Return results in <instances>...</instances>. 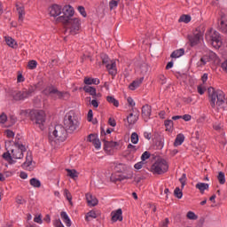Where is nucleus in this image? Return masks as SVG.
<instances>
[{
  "label": "nucleus",
  "mask_w": 227,
  "mask_h": 227,
  "mask_svg": "<svg viewBox=\"0 0 227 227\" xmlns=\"http://www.w3.org/2000/svg\"><path fill=\"white\" fill-rule=\"evenodd\" d=\"M74 7L65 5L63 15L58 18L59 22H62L69 27L71 35H77V32L81 29V19L74 17Z\"/></svg>",
  "instance_id": "1"
},
{
  "label": "nucleus",
  "mask_w": 227,
  "mask_h": 227,
  "mask_svg": "<svg viewBox=\"0 0 227 227\" xmlns=\"http://www.w3.org/2000/svg\"><path fill=\"white\" fill-rule=\"evenodd\" d=\"M5 148L7 152L3 154V159L9 164H15L17 160L24 159V153L26 152L24 145L14 143L13 141H6Z\"/></svg>",
  "instance_id": "2"
},
{
  "label": "nucleus",
  "mask_w": 227,
  "mask_h": 227,
  "mask_svg": "<svg viewBox=\"0 0 227 227\" xmlns=\"http://www.w3.org/2000/svg\"><path fill=\"white\" fill-rule=\"evenodd\" d=\"M208 100L211 107L215 109L221 107L226 100V94L221 90H215L214 87L207 89Z\"/></svg>",
  "instance_id": "3"
},
{
  "label": "nucleus",
  "mask_w": 227,
  "mask_h": 227,
  "mask_svg": "<svg viewBox=\"0 0 227 227\" xmlns=\"http://www.w3.org/2000/svg\"><path fill=\"white\" fill-rule=\"evenodd\" d=\"M81 125V121H79V117L75 114V112L71 111L67 114L64 120V128H66L67 134H74V132H77V129Z\"/></svg>",
  "instance_id": "4"
},
{
  "label": "nucleus",
  "mask_w": 227,
  "mask_h": 227,
  "mask_svg": "<svg viewBox=\"0 0 227 227\" xmlns=\"http://www.w3.org/2000/svg\"><path fill=\"white\" fill-rule=\"evenodd\" d=\"M30 119L34 125H36L41 130H43L46 120L45 112L42 110H34L30 113Z\"/></svg>",
  "instance_id": "5"
},
{
  "label": "nucleus",
  "mask_w": 227,
  "mask_h": 227,
  "mask_svg": "<svg viewBox=\"0 0 227 227\" xmlns=\"http://www.w3.org/2000/svg\"><path fill=\"white\" fill-rule=\"evenodd\" d=\"M68 131L62 125L55 126V129L51 135H50L51 141H57L58 143H63L67 141V136Z\"/></svg>",
  "instance_id": "6"
},
{
  "label": "nucleus",
  "mask_w": 227,
  "mask_h": 227,
  "mask_svg": "<svg viewBox=\"0 0 227 227\" xmlns=\"http://www.w3.org/2000/svg\"><path fill=\"white\" fill-rule=\"evenodd\" d=\"M169 169L168 161L164 159H158L150 168L153 175H164Z\"/></svg>",
  "instance_id": "7"
},
{
  "label": "nucleus",
  "mask_w": 227,
  "mask_h": 227,
  "mask_svg": "<svg viewBox=\"0 0 227 227\" xmlns=\"http://www.w3.org/2000/svg\"><path fill=\"white\" fill-rule=\"evenodd\" d=\"M206 40L211 43V45L215 47V49H220L221 45H223V41L221 40V35L219 32L210 29L206 33Z\"/></svg>",
  "instance_id": "8"
},
{
  "label": "nucleus",
  "mask_w": 227,
  "mask_h": 227,
  "mask_svg": "<svg viewBox=\"0 0 227 227\" xmlns=\"http://www.w3.org/2000/svg\"><path fill=\"white\" fill-rule=\"evenodd\" d=\"M36 91V85L28 87V89H24L20 91L13 92L12 97L14 100H26L29 97H33V93Z\"/></svg>",
  "instance_id": "9"
},
{
  "label": "nucleus",
  "mask_w": 227,
  "mask_h": 227,
  "mask_svg": "<svg viewBox=\"0 0 227 227\" xmlns=\"http://www.w3.org/2000/svg\"><path fill=\"white\" fill-rule=\"evenodd\" d=\"M43 93L46 96H50L53 100L63 98L66 95L65 92L58 90V89L52 85L46 87Z\"/></svg>",
  "instance_id": "10"
},
{
  "label": "nucleus",
  "mask_w": 227,
  "mask_h": 227,
  "mask_svg": "<svg viewBox=\"0 0 227 227\" xmlns=\"http://www.w3.org/2000/svg\"><path fill=\"white\" fill-rule=\"evenodd\" d=\"M103 64L106 65V69L108 70V74L110 75H116L118 74V69L116 68V60H110L107 55H104L102 57Z\"/></svg>",
  "instance_id": "11"
},
{
  "label": "nucleus",
  "mask_w": 227,
  "mask_h": 227,
  "mask_svg": "<svg viewBox=\"0 0 227 227\" xmlns=\"http://www.w3.org/2000/svg\"><path fill=\"white\" fill-rule=\"evenodd\" d=\"M65 7H61V5L59 4H53L49 7V13L51 17H59V15H63Z\"/></svg>",
  "instance_id": "12"
},
{
  "label": "nucleus",
  "mask_w": 227,
  "mask_h": 227,
  "mask_svg": "<svg viewBox=\"0 0 227 227\" xmlns=\"http://www.w3.org/2000/svg\"><path fill=\"white\" fill-rule=\"evenodd\" d=\"M219 27L223 33H227V13L220 12Z\"/></svg>",
  "instance_id": "13"
},
{
  "label": "nucleus",
  "mask_w": 227,
  "mask_h": 227,
  "mask_svg": "<svg viewBox=\"0 0 227 227\" xmlns=\"http://www.w3.org/2000/svg\"><path fill=\"white\" fill-rule=\"evenodd\" d=\"M111 221L112 223H118V221H123V211L121 208H118L111 212Z\"/></svg>",
  "instance_id": "14"
},
{
  "label": "nucleus",
  "mask_w": 227,
  "mask_h": 227,
  "mask_svg": "<svg viewBox=\"0 0 227 227\" xmlns=\"http://www.w3.org/2000/svg\"><path fill=\"white\" fill-rule=\"evenodd\" d=\"M88 141L94 145L96 150H100L102 148V143H100V139H98V136L95 134H90L88 136Z\"/></svg>",
  "instance_id": "15"
},
{
  "label": "nucleus",
  "mask_w": 227,
  "mask_h": 227,
  "mask_svg": "<svg viewBox=\"0 0 227 227\" xmlns=\"http://www.w3.org/2000/svg\"><path fill=\"white\" fill-rule=\"evenodd\" d=\"M103 142H104V148L106 152H111L112 150H114L116 146H118V142L114 141H108L107 138L103 137Z\"/></svg>",
  "instance_id": "16"
},
{
  "label": "nucleus",
  "mask_w": 227,
  "mask_h": 227,
  "mask_svg": "<svg viewBox=\"0 0 227 227\" xmlns=\"http://www.w3.org/2000/svg\"><path fill=\"white\" fill-rule=\"evenodd\" d=\"M203 39V33L197 32L195 33L192 37H190V43L192 47H194V45H198L200 43V41Z\"/></svg>",
  "instance_id": "17"
},
{
  "label": "nucleus",
  "mask_w": 227,
  "mask_h": 227,
  "mask_svg": "<svg viewBox=\"0 0 227 227\" xmlns=\"http://www.w3.org/2000/svg\"><path fill=\"white\" fill-rule=\"evenodd\" d=\"M16 10L19 15V22H24V17H26V10L24 9V5L17 4Z\"/></svg>",
  "instance_id": "18"
},
{
  "label": "nucleus",
  "mask_w": 227,
  "mask_h": 227,
  "mask_svg": "<svg viewBox=\"0 0 227 227\" xmlns=\"http://www.w3.org/2000/svg\"><path fill=\"white\" fill-rule=\"evenodd\" d=\"M137 120H139V113L137 112H133L127 117L129 125H135V123L137 122Z\"/></svg>",
  "instance_id": "19"
},
{
  "label": "nucleus",
  "mask_w": 227,
  "mask_h": 227,
  "mask_svg": "<svg viewBox=\"0 0 227 227\" xmlns=\"http://www.w3.org/2000/svg\"><path fill=\"white\" fill-rule=\"evenodd\" d=\"M4 41L6 45H8V47H11V49H18L19 43L12 36L5 35Z\"/></svg>",
  "instance_id": "20"
},
{
  "label": "nucleus",
  "mask_w": 227,
  "mask_h": 227,
  "mask_svg": "<svg viewBox=\"0 0 227 227\" xmlns=\"http://www.w3.org/2000/svg\"><path fill=\"white\" fill-rule=\"evenodd\" d=\"M83 82L86 84L85 86H91V84L98 86V84H100V79L85 76Z\"/></svg>",
  "instance_id": "21"
},
{
  "label": "nucleus",
  "mask_w": 227,
  "mask_h": 227,
  "mask_svg": "<svg viewBox=\"0 0 227 227\" xmlns=\"http://www.w3.org/2000/svg\"><path fill=\"white\" fill-rule=\"evenodd\" d=\"M86 200L89 207H96V205H98V200L91 195V193L86 194Z\"/></svg>",
  "instance_id": "22"
},
{
  "label": "nucleus",
  "mask_w": 227,
  "mask_h": 227,
  "mask_svg": "<svg viewBox=\"0 0 227 227\" xmlns=\"http://www.w3.org/2000/svg\"><path fill=\"white\" fill-rule=\"evenodd\" d=\"M142 116L143 118H145V120H148V118L152 116V106L145 105L142 107Z\"/></svg>",
  "instance_id": "23"
},
{
  "label": "nucleus",
  "mask_w": 227,
  "mask_h": 227,
  "mask_svg": "<svg viewBox=\"0 0 227 227\" xmlns=\"http://www.w3.org/2000/svg\"><path fill=\"white\" fill-rule=\"evenodd\" d=\"M60 217L67 227L72 226V220L70 219V216H68V214H67V212L62 211L60 213Z\"/></svg>",
  "instance_id": "24"
},
{
  "label": "nucleus",
  "mask_w": 227,
  "mask_h": 227,
  "mask_svg": "<svg viewBox=\"0 0 227 227\" xmlns=\"http://www.w3.org/2000/svg\"><path fill=\"white\" fill-rule=\"evenodd\" d=\"M31 164H33V156L30 153H27L26 156V161L23 163V168H25V169L31 170Z\"/></svg>",
  "instance_id": "25"
},
{
  "label": "nucleus",
  "mask_w": 227,
  "mask_h": 227,
  "mask_svg": "<svg viewBox=\"0 0 227 227\" xmlns=\"http://www.w3.org/2000/svg\"><path fill=\"white\" fill-rule=\"evenodd\" d=\"M83 91H85V93H90L94 98L97 97V89L95 87L85 85L83 87Z\"/></svg>",
  "instance_id": "26"
},
{
  "label": "nucleus",
  "mask_w": 227,
  "mask_h": 227,
  "mask_svg": "<svg viewBox=\"0 0 227 227\" xmlns=\"http://www.w3.org/2000/svg\"><path fill=\"white\" fill-rule=\"evenodd\" d=\"M143 81H145L144 77H141L140 79L134 81L132 83H130L129 90L134 91V90H137V88H139V86H141Z\"/></svg>",
  "instance_id": "27"
},
{
  "label": "nucleus",
  "mask_w": 227,
  "mask_h": 227,
  "mask_svg": "<svg viewBox=\"0 0 227 227\" xmlns=\"http://www.w3.org/2000/svg\"><path fill=\"white\" fill-rule=\"evenodd\" d=\"M210 61V58L207 55H204L200 61L197 62V67L203 68Z\"/></svg>",
  "instance_id": "28"
},
{
  "label": "nucleus",
  "mask_w": 227,
  "mask_h": 227,
  "mask_svg": "<svg viewBox=\"0 0 227 227\" xmlns=\"http://www.w3.org/2000/svg\"><path fill=\"white\" fill-rule=\"evenodd\" d=\"M66 171L67 176H70L73 180H77V178H79V172H77V170L67 168Z\"/></svg>",
  "instance_id": "29"
},
{
  "label": "nucleus",
  "mask_w": 227,
  "mask_h": 227,
  "mask_svg": "<svg viewBox=\"0 0 227 227\" xmlns=\"http://www.w3.org/2000/svg\"><path fill=\"white\" fill-rule=\"evenodd\" d=\"M184 141H185V136L184 134H178L175 139L174 146H181Z\"/></svg>",
  "instance_id": "30"
},
{
  "label": "nucleus",
  "mask_w": 227,
  "mask_h": 227,
  "mask_svg": "<svg viewBox=\"0 0 227 227\" xmlns=\"http://www.w3.org/2000/svg\"><path fill=\"white\" fill-rule=\"evenodd\" d=\"M29 184L35 189H40L42 187V182L38 178L33 177L30 179Z\"/></svg>",
  "instance_id": "31"
},
{
  "label": "nucleus",
  "mask_w": 227,
  "mask_h": 227,
  "mask_svg": "<svg viewBox=\"0 0 227 227\" xmlns=\"http://www.w3.org/2000/svg\"><path fill=\"white\" fill-rule=\"evenodd\" d=\"M184 54H185V50H184V48H181V49H179V50L174 51L171 53L170 57H171V58H175V59H176V58H182V56H184Z\"/></svg>",
  "instance_id": "32"
},
{
  "label": "nucleus",
  "mask_w": 227,
  "mask_h": 227,
  "mask_svg": "<svg viewBox=\"0 0 227 227\" xmlns=\"http://www.w3.org/2000/svg\"><path fill=\"white\" fill-rule=\"evenodd\" d=\"M196 189H199L200 192H205V191L208 190V184L206 183H198L196 184Z\"/></svg>",
  "instance_id": "33"
},
{
  "label": "nucleus",
  "mask_w": 227,
  "mask_h": 227,
  "mask_svg": "<svg viewBox=\"0 0 227 227\" xmlns=\"http://www.w3.org/2000/svg\"><path fill=\"white\" fill-rule=\"evenodd\" d=\"M217 180L221 185H224V184H226V176L224 175V172L218 173Z\"/></svg>",
  "instance_id": "34"
},
{
  "label": "nucleus",
  "mask_w": 227,
  "mask_h": 227,
  "mask_svg": "<svg viewBox=\"0 0 227 227\" xmlns=\"http://www.w3.org/2000/svg\"><path fill=\"white\" fill-rule=\"evenodd\" d=\"M137 150H139V147L132 145V144H129L128 145V147H127V152L129 153V154H134L136 153V152H137Z\"/></svg>",
  "instance_id": "35"
},
{
  "label": "nucleus",
  "mask_w": 227,
  "mask_h": 227,
  "mask_svg": "<svg viewBox=\"0 0 227 227\" xmlns=\"http://www.w3.org/2000/svg\"><path fill=\"white\" fill-rule=\"evenodd\" d=\"M106 100L107 102H109V104H113L115 107H118V106H120V102H118V100H116V98H114V97L113 96L106 97Z\"/></svg>",
  "instance_id": "36"
},
{
  "label": "nucleus",
  "mask_w": 227,
  "mask_h": 227,
  "mask_svg": "<svg viewBox=\"0 0 227 227\" xmlns=\"http://www.w3.org/2000/svg\"><path fill=\"white\" fill-rule=\"evenodd\" d=\"M164 125L166 127V130H168V132H171V130H173L174 123L172 120L165 121Z\"/></svg>",
  "instance_id": "37"
},
{
  "label": "nucleus",
  "mask_w": 227,
  "mask_h": 227,
  "mask_svg": "<svg viewBox=\"0 0 227 227\" xmlns=\"http://www.w3.org/2000/svg\"><path fill=\"white\" fill-rule=\"evenodd\" d=\"M137 72H140L141 74H146L148 72V65L146 63H143L139 67L137 68Z\"/></svg>",
  "instance_id": "38"
},
{
  "label": "nucleus",
  "mask_w": 227,
  "mask_h": 227,
  "mask_svg": "<svg viewBox=\"0 0 227 227\" xmlns=\"http://www.w3.org/2000/svg\"><path fill=\"white\" fill-rule=\"evenodd\" d=\"M179 22H184V24H189V22H191V16H189V15H182L179 18Z\"/></svg>",
  "instance_id": "39"
},
{
  "label": "nucleus",
  "mask_w": 227,
  "mask_h": 227,
  "mask_svg": "<svg viewBox=\"0 0 227 227\" xmlns=\"http://www.w3.org/2000/svg\"><path fill=\"white\" fill-rule=\"evenodd\" d=\"M131 143H133V145H137V143H139V136L137 133L133 132L131 134Z\"/></svg>",
  "instance_id": "40"
},
{
  "label": "nucleus",
  "mask_w": 227,
  "mask_h": 227,
  "mask_svg": "<svg viewBox=\"0 0 227 227\" xmlns=\"http://www.w3.org/2000/svg\"><path fill=\"white\" fill-rule=\"evenodd\" d=\"M90 218L97 219V213L95 211H90L89 213H87V215L85 217L86 221L90 222Z\"/></svg>",
  "instance_id": "41"
},
{
  "label": "nucleus",
  "mask_w": 227,
  "mask_h": 227,
  "mask_svg": "<svg viewBox=\"0 0 227 227\" xmlns=\"http://www.w3.org/2000/svg\"><path fill=\"white\" fill-rule=\"evenodd\" d=\"M174 195L178 200H182V197L184 196V193L182 192V190H180V188H176L175 191H174Z\"/></svg>",
  "instance_id": "42"
},
{
  "label": "nucleus",
  "mask_w": 227,
  "mask_h": 227,
  "mask_svg": "<svg viewBox=\"0 0 227 227\" xmlns=\"http://www.w3.org/2000/svg\"><path fill=\"white\" fill-rule=\"evenodd\" d=\"M186 217L188 219H190L191 221H196V219H198V216L196 215V214L192 211H189L186 215Z\"/></svg>",
  "instance_id": "43"
},
{
  "label": "nucleus",
  "mask_w": 227,
  "mask_h": 227,
  "mask_svg": "<svg viewBox=\"0 0 227 227\" xmlns=\"http://www.w3.org/2000/svg\"><path fill=\"white\" fill-rule=\"evenodd\" d=\"M197 91L200 95H204L207 91V87H205L204 85H199L197 87Z\"/></svg>",
  "instance_id": "44"
},
{
  "label": "nucleus",
  "mask_w": 227,
  "mask_h": 227,
  "mask_svg": "<svg viewBox=\"0 0 227 227\" xmlns=\"http://www.w3.org/2000/svg\"><path fill=\"white\" fill-rule=\"evenodd\" d=\"M131 178H132V175L124 176L121 179V178L114 179V176H111V181L112 182H117V180H130Z\"/></svg>",
  "instance_id": "45"
},
{
  "label": "nucleus",
  "mask_w": 227,
  "mask_h": 227,
  "mask_svg": "<svg viewBox=\"0 0 227 227\" xmlns=\"http://www.w3.org/2000/svg\"><path fill=\"white\" fill-rule=\"evenodd\" d=\"M37 65H38V62H36V60H30L28 62V68L30 70H35V68H36Z\"/></svg>",
  "instance_id": "46"
},
{
  "label": "nucleus",
  "mask_w": 227,
  "mask_h": 227,
  "mask_svg": "<svg viewBox=\"0 0 227 227\" xmlns=\"http://www.w3.org/2000/svg\"><path fill=\"white\" fill-rule=\"evenodd\" d=\"M151 154L148 151H145L142 155H141V160L145 162V160H148L150 159Z\"/></svg>",
  "instance_id": "47"
},
{
  "label": "nucleus",
  "mask_w": 227,
  "mask_h": 227,
  "mask_svg": "<svg viewBox=\"0 0 227 227\" xmlns=\"http://www.w3.org/2000/svg\"><path fill=\"white\" fill-rule=\"evenodd\" d=\"M109 7H110V10H114V9L118 8V1H116V0L110 1Z\"/></svg>",
  "instance_id": "48"
},
{
  "label": "nucleus",
  "mask_w": 227,
  "mask_h": 227,
  "mask_svg": "<svg viewBox=\"0 0 227 227\" xmlns=\"http://www.w3.org/2000/svg\"><path fill=\"white\" fill-rule=\"evenodd\" d=\"M77 10L82 16L83 17L88 16V14L86 13V9H84V6H78Z\"/></svg>",
  "instance_id": "49"
},
{
  "label": "nucleus",
  "mask_w": 227,
  "mask_h": 227,
  "mask_svg": "<svg viewBox=\"0 0 227 227\" xmlns=\"http://www.w3.org/2000/svg\"><path fill=\"white\" fill-rule=\"evenodd\" d=\"M5 136L9 138L12 139V137H15V133L12 130L6 129L4 131Z\"/></svg>",
  "instance_id": "50"
},
{
  "label": "nucleus",
  "mask_w": 227,
  "mask_h": 227,
  "mask_svg": "<svg viewBox=\"0 0 227 227\" xmlns=\"http://www.w3.org/2000/svg\"><path fill=\"white\" fill-rule=\"evenodd\" d=\"M53 226L54 227H65V225L63 224V223L61 222L60 219H56L53 221Z\"/></svg>",
  "instance_id": "51"
},
{
  "label": "nucleus",
  "mask_w": 227,
  "mask_h": 227,
  "mask_svg": "<svg viewBox=\"0 0 227 227\" xmlns=\"http://www.w3.org/2000/svg\"><path fill=\"white\" fill-rule=\"evenodd\" d=\"M5 121H8V116H6L5 114H2L0 115V123H1V125H4Z\"/></svg>",
  "instance_id": "52"
},
{
  "label": "nucleus",
  "mask_w": 227,
  "mask_h": 227,
  "mask_svg": "<svg viewBox=\"0 0 227 227\" xmlns=\"http://www.w3.org/2000/svg\"><path fill=\"white\" fill-rule=\"evenodd\" d=\"M9 121H11V124L6 125L5 127H12V125H15V123H17V117L12 115Z\"/></svg>",
  "instance_id": "53"
},
{
  "label": "nucleus",
  "mask_w": 227,
  "mask_h": 227,
  "mask_svg": "<svg viewBox=\"0 0 227 227\" xmlns=\"http://www.w3.org/2000/svg\"><path fill=\"white\" fill-rule=\"evenodd\" d=\"M143 166H145V161H139L134 165L135 169H142Z\"/></svg>",
  "instance_id": "54"
},
{
  "label": "nucleus",
  "mask_w": 227,
  "mask_h": 227,
  "mask_svg": "<svg viewBox=\"0 0 227 227\" xmlns=\"http://www.w3.org/2000/svg\"><path fill=\"white\" fill-rule=\"evenodd\" d=\"M168 224H169V219L168 218H166L165 220L160 223V227H168Z\"/></svg>",
  "instance_id": "55"
},
{
  "label": "nucleus",
  "mask_w": 227,
  "mask_h": 227,
  "mask_svg": "<svg viewBox=\"0 0 227 227\" xmlns=\"http://www.w3.org/2000/svg\"><path fill=\"white\" fill-rule=\"evenodd\" d=\"M64 195L68 201H72V194H70V192H68V190L64 191Z\"/></svg>",
  "instance_id": "56"
},
{
  "label": "nucleus",
  "mask_w": 227,
  "mask_h": 227,
  "mask_svg": "<svg viewBox=\"0 0 227 227\" xmlns=\"http://www.w3.org/2000/svg\"><path fill=\"white\" fill-rule=\"evenodd\" d=\"M111 132H113V129H107L106 131H101V137L111 135Z\"/></svg>",
  "instance_id": "57"
},
{
  "label": "nucleus",
  "mask_w": 227,
  "mask_h": 227,
  "mask_svg": "<svg viewBox=\"0 0 227 227\" xmlns=\"http://www.w3.org/2000/svg\"><path fill=\"white\" fill-rule=\"evenodd\" d=\"M185 174H183V176L179 178V182L182 184V187H185Z\"/></svg>",
  "instance_id": "58"
},
{
  "label": "nucleus",
  "mask_w": 227,
  "mask_h": 227,
  "mask_svg": "<svg viewBox=\"0 0 227 227\" xmlns=\"http://www.w3.org/2000/svg\"><path fill=\"white\" fill-rule=\"evenodd\" d=\"M16 203H18V205H24V203H26V200L22 197H18L16 199Z\"/></svg>",
  "instance_id": "59"
},
{
  "label": "nucleus",
  "mask_w": 227,
  "mask_h": 227,
  "mask_svg": "<svg viewBox=\"0 0 227 227\" xmlns=\"http://www.w3.org/2000/svg\"><path fill=\"white\" fill-rule=\"evenodd\" d=\"M181 119L184 120V121H191V120H192V116H191V114H184Z\"/></svg>",
  "instance_id": "60"
},
{
  "label": "nucleus",
  "mask_w": 227,
  "mask_h": 227,
  "mask_svg": "<svg viewBox=\"0 0 227 227\" xmlns=\"http://www.w3.org/2000/svg\"><path fill=\"white\" fill-rule=\"evenodd\" d=\"M221 128H222V126H221V123H220V122H215V123L213 124V129H214L215 130H221Z\"/></svg>",
  "instance_id": "61"
},
{
  "label": "nucleus",
  "mask_w": 227,
  "mask_h": 227,
  "mask_svg": "<svg viewBox=\"0 0 227 227\" xmlns=\"http://www.w3.org/2000/svg\"><path fill=\"white\" fill-rule=\"evenodd\" d=\"M34 221H35V223H37V224H42V223H43V222L42 221V215H37V216H35V217L34 218Z\"/></svg>",
  "instance_id": "62"
},
{
  "label": "nucleus",
  "mask_w": 227,
  "mask_h": 227,
  "mask_svg": "<svg viewBox=\"0 0 227 227\" xmlns=\"http://www.w3.org/2000/svg\"><path fill=\"white\" fill-rule=\"evenodd\" d=\"M108 123L111 127H114L116 125V121L114 118H110Z\"/></svg>",
  "instance_id": "63"
},
{
  "label": "nucleus",
  "mask_w": 227,
  "mask_h": 227,
  "mask_svg": "<svg viewBox=\"0 0 227 227\" xmlns=\"http://www.w3.org/2000/svg\"><path fill=\"white\" fill-rule=\"evenodd\" d=\"M222 68H223V72H226V74H227V60H225L224 62L222 63Z\"/></svg>",
  "instance_id": "64"
}]
</instances>
